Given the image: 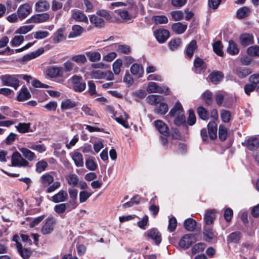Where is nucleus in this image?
I'll use <instances>...</instances> for the list:
<instances>
[{"label":"nucleus","instance_id":"1","mask_svg":"<svg viewBox=\"0 0 259 259\" xmlns=\"http://www.w3.org/2000/svg\"><path fill=\"white\" fill-rule=\"evenodd\" d=\"M40 181L44 186L48 187L50 186L46 192L51 193L55 191L60 187L61 184L58 181L54 182V177L49 174H45L40 177Z\"/></svg>","mask_w":259,"mask_h":259},{"label":"nucleus","instance_id":"2","mask_svg":"<svg viewBox=\"0 0 259 259\" xmlns=\"http://www.w3.org/2000/svg\"><path fill=\"white\" fill-rule=\"evenodd\" d=\"M47 75L52 78H57L58 82H62L64 79L62 78L63 76V69L62 67L52 66L47 69Z\"/></svg>","mask_w":259,"mask_h":259},{"label":"nucleus","instance_id":"3","mask_svg":"<svg viewBox=\"0 0 259 259\" xmlns=\"http://www.w3.org/2000/svg\"><path fill=\"white\" fill-rule=\"evenodd\" d=\"M0 79L4 85L13 87L15 90L19 86V80L15 75L10 74L3 75L0 76Z\"/></svg>","mask_w":259,"mask_h":259},{"label":"nucleus","instance_id":"4","mask_svg":"<svg viewBox=\"0 0 259 259\" xmlns=\"http://www.w3.org/2000/svg\"><path fill=\"white\" fill-rule=\"evenodd\" d=\"M57 220L55 218L51 217L48 218L45 224L42 226L41 232L44 235L51 234L54 230V227L56 224Z\"/></svg>","mask_w":259,"mask_h":259},{"label":"nucleus","instance_id":"5","mask_svg":"<svg viewBox=\"0 0 259 259\" xmlns=\"http://www.w3.org/2000/svg\"><path fill=\"white\" fill-rule=\"evenodd\" d=\"M13 166L17 167H26L29 165L28 161L24 159L18 152L13 153L11 158Z\"/></svg>","mask_w":259,"mask_h":259},{"label":"nucleus","instance_id":"6","mask_svg":"<svg viewBox=\"0 0 259 259\" xmlns=\"http://www.w3.org/2000/svg\"><path fill=\"white\" fill-rule=\"evenodd\" d=\"M147 91L149 93H164L166 95L169 94V89L165 86H159L154 82H150L148 83Z\"/></svg>","mask_w":259,"mask_h":259},{"label":"nucleus","instance_id":"7","mask_svg":"<svg viewBox=\"0 0 259 259\" xmlns=\"http://www.w3.org/2000/svg\"><path fill=\"white\" fill-rule=\"evenodd\" d=\"M70 80L73 85V88L76 92H81L85 90L86 84L82 81V77L81 76L74 75Z\"/></svg>","mask_w":259,"mask_h":259},{"label":"nucleus","instance_id":"8","mask_svg":"<svg viewBox=\"0 0 259 259\" xmlns=\"http://www.w3.org/2000/svg\"><path fill=\"white\" fill-rule=\"evenodd\" d=\"M71 20H73L76 22L84 23L88 24V18L87 15L81 11L79 10H71Z\"/></svg>","mask_w":259,"mask_h":259},{"label":"nucleus","instance_id":"9","mask_svg":"<svg viewBox=\"0 0 259 259\" xmlns=\"http://www.w3.org/2000/svg\"><path fill=\"white\" fill-rule=\"evenodd\" d=\"M50 18L48 13L35 14L27 20L26 23H40L47 21Z\"/></svg>","mask_w":259,"mask_h":259},{"label":"nucleus","instance_id":"10","mask_svg":"<svg viewBox=\"0 0 259 259\" xmlns=\"http://www.w3.org/2000/svg\"><path fill=\"white\" fill-rule=\"evenodd\" d=\"M32 9L29 4L25 3L21 5L17 11L19 19L23 20L26 18L31 12Z\"/></svg>","mask_w":259,"mask_h":259},{"label":"nucleus","instance_id":"11","mask_svg":"<svg viewBox=\"0 0 259 259\" xmlns=\"http://www.w3.org/2000/svg\"><path fill=\"white\" fill-rule=\"evenodd\" d=\"M195 241V237L193 234H186L181 238L179 242V245L181 247L187 249Z\"/></svg>","mask_w":259,"mask_h":259},{"label":"nucleus","instance_id":"12","mask_svg":"<svg viewBox=\"0 0 259 259\" xmlns=\"http://www.w3.org/2000/svg\"><path fill=\"white\" fill-rule=\"evenodd\" d=\"M154 36L159 43L165 42L169 36L168 31L166 29H158L154 31Z\"/></svg>","mask_w":259,"mask_h":259},{"label":"nucleus","instance_id":"13","mask_svg":"<svg viewBox=\"0 0 259 259\" xmlns=\"http://www.w3.org/2000/svg\"><path fill=\"white\" fill-rule=\"evenodd\" d=\"M44 52V49L42 48L38 49L37 51L31 52L30 53H29L28 54H26L24 55L22 58H21V61L23 63H26L28 61L31 60L33 59H35L37 58V57L39 56L41 54H42Z\"/></svg>","mask_w":259,"mask_h":259},{"label":"nucleus","instance_id":"14","mask_svg":"<svg viewBox=\"0 0 259 259\" xmlns=\"http://www.w3.org/2000/svg\"><path fill=\"white\" fill-rule=\"evenodd\" d=\"M154 125L158 132L164 136L169 135V129L167 125L162 120H157L154 121Z\"/></svg>","mask_w":259,"mask_h":259},{"label":"nucleus","instance_id":"15","mask_svg":"<svg viewBox=\"0 0 259 259\" xmlns=\"http://www.w3.org/2000/svg\"><path fill=\"white\" fill-rule=\"evenodd\" d=\"M148 237L153 240L156 244L158 245L161 241L160 233L156 229L153 228L147 232Z\"/></svg>","mask_w":259,"mask_h":259},{"label":"nucleus","instance_id":"16","mask_svg":"<svg viewBox=\"0 0 259 259\" xmlns=\"http://www.w3.org/2000/svg\"><path fill=\"white\" fill-rule=\"evenodd\" d=\"M217 211L215 209L208 210L205 211L204 220L205 226H209L212 224L215 220Z\"/></svg>","mask_w":259,"mask_h":259},{"label":"nucleus","instance_id":"17","mask_svg":"<svg viewBox=\"0 0 259 259\" xmlns=\"http://www.w3.org/2000/svg\"><path fill=\"white\" fill-rule=\"evenodd\" d=\"M68 193L71 199L68 202L71 206V208L70 209L71 210L72 209H74L77 205L76 200L77 197L78 191L74 187H71L68 189Z\"/></svg>","mask_w":259,"mask_h":259},{"label":"nucleus","instance_id":"18","mask_svg":"<svg viewBox=\"0 0 259 259\" xmlns=\"http://www.w3.org/2000/svg\"><path fill=\"white\" fill-rule=\"evenodd\" d=\"M184 114V111L180 102H176L174 107L169 112V115L173 117H175Z\"/></svg>","mask_w":259,"mask_h":259},{"label":"nucleus","instance_id":"19","mask_svg":"<svg viewBox=\"0 0 259 259\" xmlns=\"http://www.w3.org/2000/svg\"><path fill=\"white\" fill-rule=\"evenodd\" d=\"M68 198V194L66 191L60 190L52 197V200L55 203L65 201Z\"/></svg>","mask_w":259,"mask_h":259},{"label":"nucleus","instance_id":"20","mask_svg":"<svg viewBox=\"0 0 259 259\" xmlns=\"http://www.w3.org/2000/svg\"><path fill=\"white\" fill-rule=\"evenodd\" d=\"M66 38L65 28L58 29L53 34V40L55 43H58Z\"/></svg>","mask_w":259,"mask_h":259},{"label":"nucleus","instance_id":"21","mask_svg":"<svg viewBox=\"0 0 259 259\" xmlns=\"http://www.w3.org/2000/svg\"><path fill=\"white\" fill-rule=\"evenodd\" d=\"M239 40L241 45L244 47L252 44L254 42L253 35L249 33L241 34L239 37Z\"/></svg>","mask_w":259,"mask_h":259},{"label":"nucleus","instance_id":"22","mask_svg":"<svg viewBox=\"0 0 259 259\" xmlns=\"http://www.w3.org/2000/svg\"><path fill=\"white\" fill-rule=\"evenodd\" d=\"M132 74L138 77H141L144 73V68L141 65L135 63L131 67L130 69Z\"/></svg>","mask_w":259,"mask_h":259},{"label":"nucleus","instance_id":"23","mask_svg":"<svg viewBox=\"0 0 259 259\" xmlns=\"http://www.w3.org/2000/svg\"><path fill=\"white\" fill-rule=\"evenodd\" d=\"M208 132L210 138L214 140L217 137V124L214 121L209 122L207 125Z\"/></svg>","mask_w":259,"mask_h":259},{"label":"nucleus","instance_id":"24","mask_svg":"<svg viewBox=\"0 0 259 259\" xmlns=\"http://www.w3.org/2000/svg\"><path fill=\"white\" fill-rule=\"evenodd\" d=\"M224 77V74L220 71H213L208 76L210 81L213 84H217L221 81Z\"/></svg>","mask_w":259,"mask_h":259},{"label":"nucleus","instance_id":"25","mask_svg":"<svg viewBox=\"0 0 259 259\" xmlns=\"http://www.w3.org/2000/svg\"><path fill=\"white\" fill-rule=\"evenodd\" d=\"M50 4L46 0H40L35 5V9L37 12L46 11L50 8Z\"/></svg>","mask_w":259,"mask_h":259},{"label":"nucleus","instance_id":"26","mask_svg":"<svg viewBox=\"0 0 259 259\" xmlns=\"http://www.w3.org/2000/svg\"><path fill=\"white\" fill-rule=\"evenodd\" d=\"M194 66L195 68V72L200 73L202 70L205 69L206 66L204 61L199 57H197L194 61Z\"/></svg>","mask_w":259,"mask_h":259},{"label":"nucleus","instance_id":"27","mask_svg":"<svg viewBox=\"0 0 259 259\" xmlns=\"http://www.w3.org/2000/svg\"><path fill=\"white\" fill-rule=\"evenodd\" d=\"M203 234L206 241H209L215 237V233L209 226H204Z\"/></svg>","mask_w":259,"mask_h":259},{"label":"nucleus","instance_id":"28","mask_svg":"<svg viewBox=\"0 0 259 259\" xmlns=\"http://www.w3.org/2000/svg\"><path fill=\"white\" fill-rule=\"evenodd\" d=\"M90 21L92 24L95 25L96 27L101 28L104 26L105 22L103 18L95 15L90 16Z\"/></svg>","mask_w":259,"mask_h":259},{"label":"nucleus","instance_id":"29","mask_svg":"<svg viewBox=\"0 0 259 259\" xmlns=\"http://www.w3.org/2000/svg\"><path fill=\"white\" fill-rule=\"evenodd\" d=\"M197 42L195 40H192L187 46L186 54L189 58H191L193 56L194 52L197 49Z\"/></svg>","mask_w":259,"mask_h":259},{"label":"nucleus","instance_id":"30","mask_svg":"<svg viewBox=\"0 0 259 259\" xmlns=\"http://www.w3.org/2000/svg\"><path fill=\"white\" fill-rule=\"evenodd\" d=\"M83 28L79 25H74L72 27V30L68 35L69 38H74L78 36L83 31Z\"/></svg>","mask_w":259,"mask_h":259},{"label":"nucleus","instance_id":"31","mask_svg":"<svg viewBox=\"0 0 259 259\" xmlns=\"http://www.w3.org/2000/svg\"><path fill=\"white\" fill-rule=\"evenodd\" d=\"M187 28V25L181 23H175L171 26V29L174 32L178 34L184 33Z\"/></svg>","mask_w":259,"mask_h":259},{"label":"nucleus","instance_id":"32","mask_svg":"<svg viewBox=\"0 0 259 259\" xmlns=\"http://www.w3.org/2000/svg\"><path fill=\"white\" fill-rule=\"evenodd\" d=\"M31 98V94L26 87H23L17 96V100L19 101H24L29 99Z\"/></svg>","mask_w":259,"mask_h":259},{"label":"nucleus","instance_id":"33","mask_svg":"<svg viewBox=\"0 0 259 259\" xmlns=\"http://www.w3.org/2000/svg\"><path fill=\"white\" fill-rule=\"evenodd\" d=\"M164 100L162 96L157 95H152L148 96L147 98V102L152 105H156L160 103Z\"/></svg>","mask_w":259,"mask_h":259},{"label":"nucleus","instance_id":"34","mask_svg":"<svg viewBox=\"0 0 259 259\" xmlns=\"http://www.w3.org/2000/svg\"><path fill=\"white\" fill-rule=\"evenodd\" d=\"M19 150L22 153L23 156L25 157L24 159L26 160L27 159L29 161H32L36 158L35 153L26 148H19Z\"/></svg>","mask_w":259,"mask_h":259},{"label":"nucleus","instance_id":"35","mask_svg":"<svg viewBox=\"0 0 259 259\" xmlns=\"http://www.w3.org/2000/svg\"><path fill=\"white\" fill-rule=\"evenodd\" d=\"M72 158L77 167H81L83 165V156L80 153L74 152L72 155Z\"/></svg>","mask_w":259,"mask_h":259},{"label":"nucleus","instance_id":"36","mask_svg":"<svg viewBox=\"0 0 259 259\" xmlns=\"http://www.w3.org/2000/svg\"><path fill=\"white\" fill-rule=\"evenodd\" d=\"M71 205L69 203H60L56 205L54 208V211L58 214H60L63 213L67 208H69V211L71 208Z\"/></svg>","mask_w":259,"mask_h":259},{"label":"nucleus","instance_id":"37","mask_svg":"<svg viewBox=\"0 0 259 259\" xmlns=\"http://www.w3.org/2000/svg\"><path fill=\"white\" fill-rule=\"evenodd\" d=\"M17 249L23 259H28L29 257L31 254L30 250L27 248H23L19 242H17Z\"/></svg>","mask_w":259,"mask_h":259},{"label":"nucleus","instance_id":"38","mask_svg":"<svg viewBox=\"0 0 259 259\" xmlns=\"http://www.w3.org/2000/svg\"><path fill=\"white\" fill-rule=\"evenodd\" d=\"M247 147L250 150H256L259 147V141L256 138H250L247 143Z\"/></svg>","mask_w":259,"mask_h":259},{"label":"nucleus","instance_id":"39","mask_svg":"<svg viewBox=\"0 0 259 259\" xmlns=\"http://www.w3.org/2000/svg\"><path fill=\"white\" fill-rule=\"evenodd\" d=\"M235 74L240 78H244L251 73V71L245 67H240L235 70Z\"/></svg>","mask_w":259,"mask_h":259},{"label":"nucleus","instance_id":"40","mask_svg":"<svg viewBox=\"0 0 259 259\" xmlns=\"http://www.w3.org/2000/svg\"><path fill=\"white\" fill-rule=\"evenodd\" d=\"M250 10L247 7H243L238 9L236 13V17L238 19H241L249 16Z\"/></svg>","mask_w":259,"mask_h":259},{"label":"nucleus","instance_id":"41","mask_svg":"<svg viewBox=\"0 0 259 259\" xmlns=\"http://www.w3.org/2000/svg\"><path fill=\"white\" fill-rule=\"evenodd\" d=\"M168 108L167 104L163 102H160L159 105L157 106L154 109L155 113L161 114L164 115L168 111Z\"/></svg>","mask_w":259,"mask_h":259},{"label":"nucleus","instance_id":"42","mask_svg":"<svg viewBox=\"0 0 259 259\" xmlns=\"http://www.w3.org/2000/svg\"><path fill=\"white\" fill-rule=\"evenodd\" d=\"M227 52L232 55H237L239 52L237 44L233 40H230L229 41V46L227 48Z\"/></svg>","mask_w":259,"mask_h":259},{"label":"nucleus","instance_id":"43","mask_svg":"<svg viewBox=\"0 0 259 259\" xmlns=\"http://www.w3.org/2000/svg\"><path fill=\"white\" fill-rule=\"evenodd\" d=\"M196 226V222L192 219H188L184 222V227L189 231H193Z\"/></svg>","mask_w":259,"mask_h":259},{"label":"nucleus","instance_id":"44","mask_svg":"<svg viewBox=\"0 0 259 259\" xmlns=\"http://www.w3.org/2000/svg\"><path fill=\"white\" fill-rule=\"evenodd\" d=\"M71 60L80 65L84 64L88 61L86 56L83 54L73 56L72 57Z\"/></svg>","mask_w":259,"mask_h":259},{"label":"nucleus","instance_id":"45","mask_svg":"<svg viewBox=\"0 0 259 259\" xmlns=\"http://www.w3.org/2000/svg\"><path fill=\"white\" fill-rule=\"evenodd\" d=\"M48 164L45 160H41L37 162L35 164V170L38 173H41L46 170Z\"/></svg>","mask_w":259,"mask_h":259},{"label":"nucleus","instance_id":"46","mask_svg":"<svg viewBox=\"0 0 259 259\" xmlns=\"http://www.w3.org/2000/svg\"><path fill=\"white\" fill-rule=\"evenodd\" d=\"M247 53L251 57H259V46L254 45L249 47L247 49Z\"/></svg>","mask_w":259,"mask_h":259},{"label":"nucleus","instance_id":"47","mask_svg":"<svg viewBox=\"0 0 259 259\" xmlns=\"http://www.w3.org/2000/svg\"><path fill=\"white\" fill-rule=\"evenodd\" d=\"M91 62L98 61L101 59V54L99 52H88L85 53Z\"/></svg>","mask_w":259,"mask_h":259},{"label":"nucleus","instance_id":"48","mask_svg":"<svg viewBox=\"0 0 259 259\" xmlns=\"http://www.w3.org/2000/svg\"><path fill=\"white\" fill-rule=\"evenodd\" d=\"M213 51L219 56L223 55V46L221 41L218 40L214 42L212 45Z\"/></svg>","mask_w":259,"mask_h":259},{"label":"nucleus","instance_id":"49","mask_svg":"<svg viewBox=\"0 0 259 259\" xmlns=\"http://www.w3.org/2000/svg\"><path fill=\"white\" fill-rule=\"evenodd\" d=\"M24 40V37L23 35H16L10 41V45L12 47L19 46Z\"/></svg>","mask_w":259,"mask_h":259},{"label":"nucleus","instance_id":"50","mask_svg":"<svg viewBox=\"0 0 259 259\" xmlns=\"http://www.w3.org/2000/svg\"><path fill=\"white\" fill-rule=\"evenodd\" d=\"M34 27L33 25H24L18 28L15 31V34H25L30 31Z\"/></svg>","mask_w":259,"mask_h":259},{"label":"nucleus","instance_id":"51","mask_svg":"<svg viewBox=\"0 0 259 259\" xmlns=\"http://www.w3.org/2000/svg\"><path fill=\"white\" fill-rule=\"evenodd\" d=\"M228 136V129L224 125H220L219 128V137L220 139L224 141Z\"/></svg>","mask_w":259,"mask_h":259},{"label":"nucleus","instance_id":"52","mask_svg":"<svg viewBox=\"0 0 259 259\" xmlns=\"http://www.w3.org/2000/svg\"><path fill=\"white\" fill-rule=\"evenodd\" d=\"M67 180L68 181V183L73 187L77 186L79 183V179L77 177L75 174H70L67 177Z\"/></svg>","mask_w":259,"mask_h":259},{"label":"nucleus","instance_id":"53","mask_svg":"<svg viewBox=\"0 0 259 259\" xmlns=\"http://www.w3.org/2000/svg\"><path fill=\"white\" fill-rule=\"evenodd\" d=\"M30 124L29 123H19L15 127L20 133H26L29 131Z\"/></svg>","mask_w":259,"mask_h":259},{"label":"nucleus","instance_id":"54","mask_svg":"<svg viewBox=\"0 0 259 259\" xmlns=\"http://www.w3.org/2000/svg\"><path fill=\"white\" fill-rule=\"evenodd\" d=\"M206 245L204 243H199L195 244L192 248V254H196L201 252H202L206 247Z\"/></svg>","mask_w":259,"mask_h":259},{"label":"nucleus","instance_id":"55","mask_svg":"<svg viewBox=\"0 0 259 259\" xmlns=\"http://www.w3.org/2000/svg\"><path fill=\"white\" fill-rule=\"evenodd\" d=\"M75 106L76 104L75 102L71 101L70 100L67 99L62 101L61 108L62 110H68L74 107Z\"/></svg>","mask_w":259,"mask_h":259},{"label":"nucleus","instance_id":"56","mask_svg":"<svg viewBox=\"0 0 259 259\" xmlns=\"http://www.w3.org/2000/svg\"><path fill=\"white\" fill-rule=\"evenodd\" d=\"M181 44V40L180 38H176L171 40L168 43L169 49L172 51L177 50L180 47Z\"/></svg>","mask_w":259,"mask_h":259},{"label":"nucleus","instance_id":"57","mask_svg":"<svg viewBox=\"0 0 259 259\" xmlns=\"http://www.w3.org/2000/svg\"><path fill=\"white\" fill-rule=\"evenodd\" d=\"M241 233L240 232L237 231L232 233L229 236L228 241L232 243H237L240 238Z\"/></svg>","mask_w":259,"mask_h":259},{"label":"nucleus","instance_id":"58","mask_svg":"<svg viewBox=\"0 0 259 259\" xmlns=\"http://www.w3.org/2000/svg\"><path fill=\"white\" fill-rule=\"evenodd\" d=\"M206 104L210 105L212 103V94L208 90L205 91L202 95Z\"/></svg>","mask_w":259,"mask_h":259},{"label":"nucleus","instance_id":"59","mask_svg":"<svg viewBox=\"0 0 259 259\" xmlns=\"http://www.w3.org/2000/svg\"><path fill=\"white\" fill-rule=\"evenodd\" d=\"M33 37L35 39H43L48 37L49 33L47 31H37L32 33Z\"/></svg>","mask_w":259,"mask_h":259},{"label":"nucleus","instance_id":"60","mask_svg":"<svg viewBox=\"0 0 259 259\" xmlns=\"http://www.w3.org/2000/svg\"><path fill=\"white\" fill-rule=\"evenodd\" d=\"M122 64L121 59L116 60L112 65L113 70L115 74H119L120 72V68Z\"/></svg>","mask_w":259,"mask_h":259},{"label":"nucleus","instance_id":"61","mask_svg":"<svg viewBox=\"0 0 259 259\" xmlns=\"http://www.w3.org/2000/svg\"><path fill=\"white\" fill-rule=\"evenodd\" d=\"M197 113L199 117L203 120L208 119V113L207 110L203 107L200 106L197 108Z\"/></svg>","mask_w":259,"mask_h":259},{"label":"nucleus","instance_id":"62","mask_svg":"<svg viewBox=\"0 0 259 259\" xmlns=\"http://www.w3.org/2000/svg\"><path fill=\"white\" fill-rule=\"evenodd\" d=\"M153 20L156 24H166L168 22L167 18L163 15L154 16Z\"/></svg>","mask_w":259,"mask_h":259},{"label":"nucleus","instance_id":"63","mask_svg":"<svg viewBox=\"0 0 259 259\" xmlns=\"http://www.w3.org/2000/svg\"><path fill=\"white\" fill-rule=\"evenodd\" d=\"M172 19L175 21L181 20L184 17V14L182 11H174L170 13Z\"/></svg>","mask_w":259,"mask_h":259},{"label":"nucleus","instance_id":"64","mask_svg":"<svg viewBox=\"0 0 259 259\" xmlns=\"http://www.w3.org/2000/svg\"><path fill=\"white\" fill-rule=\"evenodd\" d=\"M85 165L87 168L90 170H95L97 167V165L93 160V159L88 158L85 160Z\"/></svg>","mask_w":259,"mask_h":259}]
</instances>
